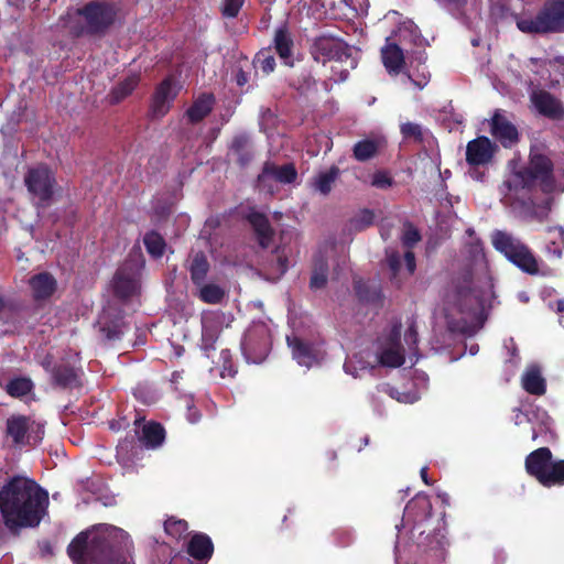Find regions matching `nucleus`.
Here are the masks:
<instances>
[{"label": "nucleus", "mask_w": 564, "mask_h": 564, "mask_svg": "<svg viewBox=\"0 0 564 564\" xmlns=\"http://www.w3.org/2000/svg\"><path fill=\"white\" fill-rule=\"evenodd\" d=\"M29 283L35 301L50 299L56 290V280L48 272H41L33 275Z\"/></svg>", "instance_id": "a878e982"}, {"label": "nucleus", "mask_w": 564, "mask_h": 564, "mask_svg": "<svg viewBox=\"0 0 564 564\" xmlns=\"http://www.w3.org/2000/svg\"><path fill=\"white\" fill-rule=\"evenodd\" d=\"M375 221V214L370 209H362L350 220V225L355 230L361 231L370 227Z\"/></svg>", "instance_id": "49530a36"}, {"label": "nucleus", "mask_w": 564, "mask_h": 564, "mask_svg": "<svg viewBox=\"0 0 564 564\" xmlns=\"http://www.w3.org/2000/svg\"><path fill=\"white\" fill-rule=\"evenodd\" d=\"M225 290L217 284L207 283L199 289V299L207 304H219L225 299Z\"/></svg>", "instance_id": "a19ab883"}, {"label": "nucleus", "mask_w": 564, "mask_h": 564, "mask_svg": "<svg viewBox=\"0 0 564 564\" xmlns=\"http://www.w3.org/2000/svg\"><path fill=\"white\" fill-rule=\"evenodd\" d=\"M489 132L505 149H511L520 141L518 128L500 109H496L489 120Z\"/></svg>", "instance_id": "ddd939ff"}, {"label": "nucleus", "mask_w": 564, "mask_h": 564, "mask_svg": "<svg viewBox=\"0 0 564 564\" xmlns=\"http://www.w3.org/2000/svg\"><path fill=\"white\" fill-rule=\"evenodd\" d=\"M165 438L164 427L154 421L148 422L142 426L140 441L149 448L159 447Z\"/></svg>", "instance_id": "2f4dec72"}, {"label": "nucleus", "mask_w": 564, "mask_h": 564, "mask_svg": "<svg viewBox=\"0 0 564 564\" xmlns=\"http://www.w3.org/2000/svg\"><path fill=\"white\" fill-rule=\"evenodd\" d=\"M76 13L85 20V25L73 28L72 33L76 37L104 36L117 18V9L113 3L98 0L87 2L78 8Z\"/></svg>", "instance_id": "39448f33"}, {"label": "nucleus", "mask_w": 564, "mask_h": 564, "mask_svg": "<svg viewBox=\"0 0 564 564\" xmlns=\"http://www.w3.org/2000/svg\"><path fill=\"white\" fill-rule=\"evenodd\" d=\"M269 268L275 278L284 275L289 269V256L285 247H276L269 259Z\"/></svg>", "instance_id": "72a5a7b5"}, {"label": "nucleus", "mask_w": 564, "mask_h": 564, "mask_svg": "<svg viewBox=\"0 0 564 564\" xmlns=\"http://www.w3.org/2000/svg\"><path fill=\"white\" fill-rule=\"evenodd\" d=\"M253 65L261 69L264 75H269L275 68V58L269 50H262L256 54Z\"/></svg>", "instance_id": "37998d69"}, {"label": "nucleus", "mask_w": 564, "mask_h": 564, "mask_svg": "<svg viewBox=\"0 0 564 564\" xmlns=\"http://www.w3.org/2000/svg\"><path fill=\"white\" fill-rule=\"evenodd\" d=\"M524 468L543 487L564 486V459H553L549 447H539L527 455Z\"/></svg>", "instance_id": "20e7f679"}, {"label": "nucleus", "mask_w": 564, "mask_h": 564, "mask_svg": "<svg viewBox=\"0 0 564 564\" xmlns=\"http://www.w3.org/2000/svg\"><path fill=\"white\" fill-rule=\"evenodd\" d=\"M404 261H405V267H406L408 273L410 275H412L416 269L414 252L411 250L405 251L404 252Z\"/></svg>", "instance_id": "13d9d810"}, {"label": "nucleus", "mask_w": 564, "mask_h": 564, "mask_svg": "<svg viewBox=\"0 0 564 564\" xmlns=\"http://www.w3.org/2000/svg\"><path fill=\"white\" fill-rule=\"evenodd\" d=\"M169 564H193V562L188 557L177 554L171 558Z\"/></svg>", "instance_id": "680f3d73"}, {"label": "nucleus", "mask_w": 564, "mask_h": 564, "mask_svg": "<svg viewBox=\"0 0 564 564\" xmlns=\"http://www.w3.org/2000/svg\"><path fill=\"white\" fill-rule=\"evenodd\" d=\"M557 232L558 235V243L557 241H552V245L555 247L552 249L551 246H549V252H552L557 258H561L563 254L564 249V226H556V227H549L547 232Z\"/></svg>", "instance_id": "603ef678"}, {"label": "nucleus", "mask_w": 564, "mask_h": 564, "mask_svg": "<svg viewBox=\"0 0 564 564\" xmlns=\"http://www.w3.org/2000/svg\"><path fill=\"white\" fill-rule=\"evenodd\" d=\"M297 178V170L294 163L276 165L272 161H265L258 174L256 184L260 191L273 195L276 192L275 183L288 185Z\"/></svg>", "instance_id": "9d476101"}, {"label": "nucleus", "mask_w": 564, "mask_h": 564, "mask_svg": "<svg viewBox=\"0 0 564 564\" xmlns=\"http://www.w3.org/2000/svg\"><path fill=\"white\" fill-rule=\"evenodd\" d=\"M33 383L31 379L25 377H18L11 379L6 387V391L13 398H22L31 392Z\"/></svg>", "instance_id": "ea45409f"}, {"label": "nucleus", "mask_w": 564, "mask_h": 564, "mask_svg": "<svg viewBox=\"0 0 564 564\" xmlns=\"http://www.w3.org/2000/svg\"><path fill=\"white\" fill-rule=\"evenodd\" d=\"M466 252H467L468 258L470 259V262L473 264H477L478 262H481L485 260L482 242L479 239L469 242L466 246Z\"/></svg>", "instance_id": "de8ad7c7"}, {"label": "nucleus", "mask_w": 564, "mask_h": 564, "mask_svg": "<svg viewBox=\"0 0 564 564\" xmlns=\"http://www.w3.org/2000/svg\"><path fill=\"white\" fill-rule=\"evenodd\" d=\"M404 340L410 349H417L419 334H417L415 323H412L411 325H409V327L404 334Z\"/></svg>", "instance_id": "5fc2aeb1"}, {"label": "nucleus", "mask_w": 564, "mask_h": 564, "mask_svg": "<svg viewBox=\"0 0 564 564\" xmlns=\"http://www.w3.org/2000/svg\"><path fill=\"white\" fill-rule=\"evenodd\" d=\"M369 444V436L365 435L359 438V444H354L352 447L357 448L358 452L362 449V447L367 446Z\"/></svg>", "instance_id": "0e129e2a"}, {"label": "nucleus", "mask_w": 564, "mask_h": 564, "mask_svg": "<svg viewBox=\"0 0 564 564\" xmlns=\"http://www.w3.org/2000/svg\"><path fill=\"white\" fill-rule=\"evenodd\" d=\"M400 325H395L392 327L390 333L388 334L386 338V346L387 347H397L402 348L400 338H401V329Z\"/></svg>", "instance_id": "6e6d98bb"}, {"label": "nucleus", "mask_w": 564, "mask_h": 564, "mask_svg": "<svg viewBox=\"0 0 564 564\" xmlns=\"http://www.w3.org/2000/svg\"><path fill=\"white\" fill-rule=\"evenodd\" d=\"M340 170L336 165H332L327 171L322 172L315 180V187L322 194L327 195L332 191V186L338 178Z\"/></svg>", "instance_id": "e433bc0d"}, {"label": "nucleus", "mask_w": 564, "mask_h": 564, "mask_svg": "<svg viewBox=\"0 0 564 564\" xmlns=\"http://www.w3.org/2000/svg\"><path fill=\"white\" fill-rule=\"evenodd\" d=\"M556 312L564 313V299L556 301Z\"/></svg>", "instance_id": "774afa93"}, {"label": "nucleus", "mask_w": 564, "mask_h": 564, "mask_svg": "<svg viewBox=\"0 0 564 564\" xmlns=\"http://www.w3.org/2000/svg\"><path fill=\"white\" fill-rule=\"evenodd\" d=\"M228 156H234L235 163L240 169H246L254 159L252 141L247 133H238L232 137L228 147Z\"/></svg>", "instance_id": "a211bd4d"}, {"label": "nucleus", "mask_w": 564, "mask_h": 564, "mask_svg": "<svg viewBox=\"0 0 564 564\" xmlns=\"http://www.w3.org/2000/svg\"><path fill=\"white\" fill-rule=\"evenodd\" d=\"M355 293L360 302L376 303L380 300L381 294L377 288L370 286L364 280H356L354 282Z\"/></svg>", "instance_id": "58836bf2"}, {"label": "nucleus", "mask_w": 564, "mask_h": 564, "mask_svg": "<svg viewBox=\"0 0 564 564\" xmlns=\"http://www.w3.org/2000/svg\"><path fill=\"white\" fill-rule=\"evenodd\" d=\"M122 534L121 529L99 524L91 531L78 533L68 544L67 554L73 564H127L120 541Z\"/></svg>", "instance_id": "f03ea898"}, {"label": "nucleus", "mask_w": 564, "mask_h": 564, "mask_svg": "<svg viewBox=\"0 0 564 564\" xmlns=\"http://www.w3.org/2000/svg\"><path fill=\"white\" fill-rule=\"evenodd\" d=\"M421 240L419 230L411 224H404V231L402 235V243L406 248H413L415 243Z\"/></svg>", "instance_id": "09e8293b"}, {"label": "nucleus", "mask_w": 564, "mask_h": 564, "mask_svg": "<svg viewBox=\"0 0 564 564\" xmlns=\"http://www.w3.org/2000/svg\"><path fill=\"white\" fill-rule=\"evenodd\" d=\"M134 443V436H131L130 438L127 436L120 444L118 445L119 449H128L129 446L132 447Z\"/></svg>", "instance_id": "e2e57ef3"}, {"label": "nucleus", "mask_w": 564, "mask_h": 564, "mask_svg": "<svg viewBox=\"0 0 564 564\" xmlns=\"http://www.w3.org/2000/svg\"><path fill=\"white\" fill-rule=\"evenodd\" d=\"M371 185L376 188L386 189L393 185V178L387 171H377L372 175Z\"/></svg>", "instance_id": "3c124183"}, {"label": "nucleus", "mask_w": 564, "mask_h": 564, "mask_svg": "<svg viewBox=\"0 0 564 564\" xmlns=\"http://www.w3.org/2000/svg\"><path fill=\"white\" fill-rule=\"evenodd\" d=\"M143 243L148 253L153 258H161L165 251V240L155 230L147 232L143 237Z\"/></svg>", "instance_id": "c9c22d12"}, {"label": "nucleus", "mask_w": 564, "mask_h": 564, "mask_svg": "<svg viewBox=\"0 0 564 564\" xmlns=\"http://www.w3.org/2000/svg\"><path fill=\"white\" fill-rule=\"evenodd\" d=\"M400 132L404 140H412L416 143L424 141L423 128L421 124L415 122H403L400 124Z\"/></svg>", "instance_id": "c03bdc74"}, {"label": "nucleus", "mask_w": 564, "mask_h": 564, "mask_svg": "<svg viewBox=\"0 0 564 564\" xmlns=\"http://www.w3.org/2000/svg\"><path fill=\"white\" fill-rule=\"evenodd\" d=\"M186 552L194 560L206 564L214 554V543L206 533L194 532L187 542Z\"/></svg>", "instance_id": "412c9836"}, {"label": "nucleus", "mask_w": 564, "mask_h": 564, "mask_svg": "<svg viewBox=\"0 0 564 564\" xmlns=\"http://www.w3.org/2000/svg\"><path fill=\"white\" fill-rule=\"evenodd\" d=\"M310 53L315 62L322 64L329 61H344L351 56L349 45L344 40L329 34L316 36L310 46Z\"/></svg>", "instance_id": "9b49d317"}, {"label": "nucleus", "mask_w": 564, "mask_h": 564, "mask_svg": "<svg viewBox=\"0 0 564 564\" xmlns=\"http://www.w3.org/2000/svg\"><path fill=\"white\" fill-rule=\"evenodd\" d=\"M32 421L25 415H11L6 422L7 436L12 438L17 446L25 445L28 443L29 430Z\"/></svg>", "instance_id": "4be33fe9"}, {"label": "nucleus", "mask_w": 564, "mask_h": 564, "mask_svg": "<svg viewBox=\"0 0 564 564\" xmlns=\"http://www.w3.org/2000/svg\"><path fill=\"white\" fill-rule=\"evenodd\" d=\"M220 365V376L223 378L234 377L237 373V369L235 367L232 355L229 349H223L219 355V360L217 361Z\"/></svg>", "instance_id": "a18cd8bd"}, {"label": "nucleus", "mask_w": 564, "mask_h": 564, "mask_svg": "<svg viewBox=\"0 0 564 564\" xmlns=\"http://www.w3.org/2000/svg\"><path fill=\"white\" fill-rule=\"evenodd\" d=\"M328 276V264L325 260H319L315 263L312 276L310 280L311 290H321L326 286Z\"/></svg>", "instance_id": "79ce46f5"}, {"label": "nucleus", "mask_w": 564, "mask_h": 564, "mask_svg": "<svg viewBox=\"0 0 564 564\" xmlns=\"http://www.w3.org/2000/svg\"><path fill=\"white\" fill-rule=\"evenodd\" d=\"M522 388L530 394L543 395L546 391L545 379L536 366L529 367L521 378Z\"/></svg>", "instance_id": "c85d7f7f"}, {"label": "nucleus", "mask_w": 564, "mask_h": 564, "mask_svg": "<svg viewBox=\"0 0 564 564\" xmlns=\"http://www.w3.org/2000/svg\"><path fill=\"white\" fill-rule=\"evenodd\" d=\"M549 234H550V235H553V238H551V239L549 240L547 245H546V250H547V251H549V246H551V248H552V249L555 247L554 245H552V241H557V243L560 242V241H558V235H557V232H556V231H555V232H549Z\"/></svg>", "instance_id": "338daca9"}, {"label": "nucleus", "mask_w": 564, "mask_h": 564, "mask_svg": "<svg viewBox=\"0 0 564 564\" xmlns=\"http://www.w3.org/2000/svg\"><path fill=\"white\" fill-rule=\"evenodd\" d=\"M236 83L239 87L245 86L248 83V75L247 73L239 68L236 76H235Z\"/></svg>", "instance_id": "bf43d9fd"}, {"label": "nucleus", "mask_w": 564, "mask_h": 564, "mask_svg": "<svg viewBox=\"0 0 564 564\" xmlns=\"http://www.w3.org/2000/svg\"><path fill=\"white\" fill-rule=\"evenodd\" d=\"M241 350L248 362L260 364L271 350L270 330L263 323L250 326L241 341Z\"/></svg>", "instance_id": "1a4fd4ad"}, {"label": "nucleus", "mask_w": 564, "mask_h": 564, "mask_svg": "<svg viewBox=\"0 0 564 564\" xmlns=\"http://www.w3.org/2000/svg\"><path fill=\"white\" fill-rule=\"evenodd\" d=\"M510 191L540 189L549 194L555 186L554 164L552 160L543 153L531 151L528 165L514 172L512 177L507 181Z\"/></svg>", "instance_id": "7ed1b4c3"}, {"label": "nucleus", "mask_w": 564, "mask_h": 564, "mask_svg": "<svg viewBox=\"0 0 564 564\" xmlns=\"http://www.w3.org/2000/svg\"><path fill=\"white\" fill-rule=\"evenodd\" d=\"M378 360L384 367H401L405 361L403 348L384 346L379 352Z\"/></svg>", "instance_id": "f704fd0d"}, {"label": "nucleus", "mask_w": 564, "mask_h": 564, "mask_svg": "<svg viewBox=\"0 0 564 564\" xmlns=\"http://www.w3.org/2000/svg\"><path fill=\"white\" fill-rule=\"evenodd\" d=\"M474 279V271L471 267H467L462 272V283L457 285L458 293L465 295L470 292V285Z\"/></svg>", "instance_id": "864d4df0"}, {"label": "nucleus", "mask_w": 564, "mask_h": 564, "mask_svg": "<svg viewBox=\"0 0 564 564\" xmlns=\"http://www.w3.org/2000/svg\"><path fill=\"white\" fill-rule=\"evenodd\" d=\"M172 89L173 80L171 77L164 78L156 86L151 102V112L153 117L161 118L169 112L171 102L175 98V94H173Z\"/></svg>", "instance_id": "aec40b11"}, {"label": "nucleus", "mask_w": 564, "mask_h": 564, "mask_svg": "<svg viewBox=\"0 0 564 564\" xmlns=\"http://www.w3.org/2000/svg\"><path fill=\"white\" fill-rule=\"evenodd\" d=\"M273 46L280 58H282L286 65L292 66L294 41L286 24H283L275 30Z\"/></svg>", "instance_id": "b1692460"}, {"label": "nucleus", "mask_w": 564, "mask_h": 564, "mask_svg": "<svg viewBox=\"0 0 564 564\" xmlns=\"http://www.w3.org/2000/svg\"><path fill=\"white\" fill-rule=\"evenodd\" d=\"M223 314L218 312H207L202 316V338L200 348L207 358H213L216 349V341L220 334V324Z\"/></svg>", "instance_id": "dca6fc26"}, {"label": "nucleus", "mask_w": 564, "mask_h": 564, "mask_svg": "<svg viewBox=\"0 0 564 564\" xmlns=\"http://www.w3.org/2000/svg\"><path fill=\"white\" fill-rule=\"evenodd\" d=\"M491 243L498 252L503 254L509 262L522 272L530 275L539 273L536 257L519 238L503 230H495L491 234Z\"/></svg>", "instance_id": "423d86ee"}, {"label": "nucleus", "mask_w": 564, "mask_h": 564, "mask_svg": "<svg viewBox=\"0 0 564 564\" xmlns=\"http://www.w3.org/2000/svg\"><path fill=\"white\" fill-rule=\"evenodd\" d=\"M98 332L107 341L119 340L124 332V312L117 306L109 305L98 318Z\"/></svg>", "instance_id": "4468645a"}, {"label": "nucleus", "mask_w": 564, "mask_h": 564, "mask_svg": "<svg viewBox=\"0 0 564 564\" xmlns=\"http://www.w3.org/2000/svg\"><path fill=\"white\" fill-rule=\"evenodd\" d=\"M164 531L169 536L178 541L188 534V523L186 520L169 517L164 521Z\"/></svg>", "instance_id": "4c0bfd02"}, {"label": "nucleus", "mask_w": 564, "mask_h": 564, "mask_svg": "<svg viewBox=\"0 0 564 564\" xmlns=\"http://www.w3.org/2000/svg\"><path fill=\"white\" fill-rule=\"evenodd\" d=\"M499 147L486 135H479L466 145L465 159L469 165V175L476 181H482L485 174L479 172V167H485L492 163Z\"/></svg>", "instance_id": "6e6552de"}, {"label": "nucleus", "mask_w": 564, "mask_h": 564, "mask_svg": "<svg viewBox=\"0 0 564 564\" xmlns=\"http://www.w3.org/2000/svg\"><path fill=\"white\" fill-rule=\"evenodd\" d=\"M420 475H421V478H422V480H423V482L425 485H427V486L432 485V481H431V479L427 476V467H422L421 470H420Z\"/></svg>", "instance_id": "69168bd1"}, {"label": "nucleus", "mask_w": 564, "mask_h": 564, "mask_svg": "<svg viewBox=\"0 0 564 564\" xmlns=\"http://www.w3.org/2000/svg\"><path fill=\"white\" fill-rule=\"evenodd\" d=\"M209 271V262L206 254L203 251H198L194 254L191 265L189 273L191 279L195 285H200Z\"/></svg>", "instance_id": "473e14b6"}, {"label": "nucleus", "mask_w": 564, "mask_h": 564, "mask_svg": "<svg viewBox=\"0 0 564 564\" xmlns=\"http://www.w3.org/2000/svg\"><path fill=\"white\" fill-rule=\"evenodd\" d=\"M54 384L66 389L78 384V375L76 369L68 362H62L54 366L51 370Z\"/></svg>", "instance_id": "c756f323"}, {"label": "nucleus", "mask_w": 564, "mask_h": 564, "mask_svg": "<svg viewBox=\"0 0 564 564\" xmlns=\"http://www.w3.org/2000/svg\"><path fill=\"white\" fill-rule=\"evenodd\" d=\"M140 83V76L130 75L115 85L109 93V102L117 105L130 96Z\"/></svg>", "instance_id": "7c9ffc66"}, {"label": "nucleus", "mask_w": 564, "mask_h": 564, "mask_svg": "<svg viewBox=\"0 0 564 564\" xmlns=\"http://www.w3.org/2000/svg\"><path fill=\"white\" fill-rule=\"evenodd\" d=\"M113 295L120 300L132 297L139 289V274L133 263L126 262L120 265L113 274Z\"/></svg>", "instance_id": "2eb2a0df"}, {"label": "nucleus", "mask_w": 564, "mask_h": 564, "mask_svg": "<svg viewBox=\"0 0 564 564\" xmlns=\"http://www.w3.org/2000/svg\"><path fill=\"white\" fill-rule=\"evenodd\" d=\"M47 505V491L29 477L15 475L0 488V514L11 533L37 527Z\"/></svg>", "instance_id": "f257e3e1"}, {"label": "nucleus", "mask_w": 564, "mask_h": 564, "mask_svg": "<svg viewBox=\"0 0 564 564\" xmlns=\"http://www.w3.org/2000/svg\"><path fill=\"white\" fill-rule=\"evenodd\" d=\"M388 264L390 270L392 271L393 275L395 276L401 268V256L399 252L394 251L388 254L387 258Z\"/></svg>", "instance_id": "4d7b16f0"}, {"label": "nucleus", "mask_w": 564, "mask_h": 564, "mask_svg": "<svg viewBox=\"0 0 564 564\" xmlns=\"http://www.w3.org/2000/svg\"><path fill=\"white\" fill-rule=\"evenodd\" d=\"M28 191L39 198L42 205L51 202L56 186V178L53 172L45 165L30 169L24 177Z\"/></svg>", "instance_id": "f8f14e48"}, {"label": "nucleus", "mask_w": 564, "mask_h": 564, "mask_svg": "<svg viewBox=\"0 0 564 564\" xmlns=\"http://www.w3.org/2000/svg\"><path fill=\"white\" fill-rule=\"evenodd\" d=\"M246 220L250 224L259 246L262 249L269 248L274 237V229L268 216L252 208L246 215Z\"/></svg>", "instance_id": "6ab92c4d"}, {"label": "nucleus", "mask_w": 564, "mask_h": 564, "mask_svg": "<svg viewBox=\"0 0 564 564\" xmlns=\"http://www.w3.org/2000/svg\"><path fill=\"white\" fill-rule=\"evenodd\" d=\"M446 6L454 7L455 9H463L468 0H437Z\"/></svg>", "instance_id": "052dcab7"}, {"label": "nucleus", "mask_w": 564, "mask_h": 564, "mask_svg": "<svg viewBox=\"0 0 564 564\" xmlns=\"http://www.w3.org/2000/svg\"><path fill=\"white\" fill-rule=\"evenodd\" d=\"M384 145L386 140L380 137L359 140L352 147V156L358 162H367L376 158Z\"/></svg>", "instance_id": "393cba45"}, {"label": "nucleus", "mask_w": 564, "mask_h": 564, "mask_svg": "<svg viewBox=\"0 0 564 564\" xmlns=\"http://www.w3.org/2000/svg\"><path fill=\"white\" fill-rule=\"evenodd\" d=\"M215 105V96L210 93H204L198 96L188 107L185 116L191 124L203 121L213 111Z\"/></svg>", "instance_id": "5701e85b"}, {"label": "nucleus", "mask_w": 564, "mask_h": 564, "mask_svg": "<svg viewBox=\"0 0 564 564\" xmlns=\"http://www.w3.org/2000/svg\"><path fill=\"white\" fill-rule=\"evenodd\" d=\"M531 102L540 115L551 120L564 119V106L562 101L544 89L531 94Z\"/></svg>", "instance_id": "f3484780"}, {"label": "nucleus", "mask_w": 564, "mask_h": 564, "mask_svg": "<svg viewBox=\"0 0 564 564\" xmlns=\"http://www.w3.org/2000/svg\"><path fill=\"white\" fill-rule=\"evenodd\" d=\"M518 29L528 34L564 32V0H546L534 18H521Z\"/></svg>", "instance_id": "0eeeda50"}, {"label": "nucleus", "mask_w": 564, "mask_h": 564, "mask_svg": "<svg viewBox=\"0 0 564 564\" xmlns=\"http://www.w3.org/2000/svg\"><path fill=\"white\" fill-rule=\"evenodd\" d=\"M289 347L292 349V356L299 365L311 367L316 359L313 346L301 339L300 337L293 336L288 337Z\"/></svg>", "instance_id": "cd10ccee"}, {"label": "nucleus", "mask_w": 564, "mask_h": 564, "mask_svg": "<svg viewBox=\"0 0 564 564\" xmlns=\"http://www.w3.org/2000/svg\"><path fill=\"white\" fill-rule=\"evenodd\" d=\"M245 0H224L221 13L225 18H237Z\"/></svg>", "instance_id": "8fccbe9b"}, {"label": "nucleus", "mask_w": 564, "mask_h": 564, "mask_svg": "<svg viewBox=\"0 0 564 564\" xmlns=\"http://www.w3.org/2000/svg\"><path fill=\"white\" fill-rule=\"evenodd\" d=\"M381 58L390 74H399L405 64L402 48L397 43L389 42V39H387L386 45L381 48Z\"/></svg>", "instance_id": "bb28decb"}]
</instances>
